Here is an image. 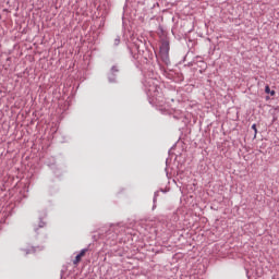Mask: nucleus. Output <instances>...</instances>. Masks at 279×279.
<instances>
[{
	"label": "nucleus",
	"mask_w": 279,
	"mask_h": 279,
	"mask_svg": "<svg viewBox=\"0 0 279 279\" xmlns=\"http://www.w3.org/2000/svg\"><path fill=\"white\" fill-rule=\"evenodd\" d=\"M252 129L255 131V136H256V134H257V126H256V123H254V124L252 125Z\"/></svg>",
	"instance_id": "5"
},
{
	"label": "nucleus",
	"mask_w": 279,
	"mask_h": 279,
	"mask_svg": "<svg viewBox=\"0 0 279 279\" xmlns=\"http://www.w3.org/2000/svg\"><path fill=\"white\" fill-rule=\"evenodd\" d=\"M110 82H114V80H111V78H110Z\"/></svg>",
	"instance_id": "6"
},
{
	"label": "nucleus",
	"mask_w": 279,
	"mask_h": 279,
	"mask_svg": "<svg viewBox=\"0 0 279 279\" xmlns=\"http://www.w3.org/2000/svg\"><path fill=\"white\" fill-rule=\"evenodd\" d=\"M160 51H166L168 52L169 51V45L168 44H162V46L160 47Z\"/></svg>",
	"instance_id": "3"
},
{
	"label": "nucleus",
	"mask_w": 279,
	"mask_h": 279,
	"mask_svg": "<svg viewBox=\"0 0 279 279\" xmlns=\"http://www.w3.org/2000/svg\"><path fill=\"white\" fill-rule=\"evenodd\" d=\"M265 92H266V94H270L271 96L276 95L275 90H270V86L269 85L266 86Z\"/></svg>",
	"instance_id": "2"
},
{
	"label": "nucleus",
	"mask_w": 279,
	"mask_h": 279,
	"mask_svg": "<svg viewBox=\"0 0 279 279\" xmlns=\"http://www.w3.org/2000/svg\"><path fill=\"white\" fill-rule=\"evenodd\" d=\"M118 72H119L118 66H117V65H113V66L111 68V74L114 75V73H118Z\"/></svg>",
	"instance_id": "4"
},
{
	"label": "nucleus",
	"mask_w": 279,
	"mask_h": 279,
	"mask_svg": "<svg viewBox=\"0 0 279 279\" xmlns=\"http://www.w3.org/2000/svg\"><path fill=\"white\" fill-rule=\"evenodd\" d=\"M86 252L87 250L81 251V253L75 257L73 264L77 265L81 262V259L85 256Z\"/></svg>",
	"instance_id": "1"
}]
</instances>
